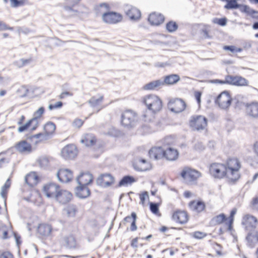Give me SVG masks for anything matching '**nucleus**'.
<instances>
[{"label": "nucleus", "mask_w": 258, "mask_h": 258, "mask_svg": "<svg viewBox=\"0 0 258 258\" xmlns=\"http://www.w3.org/2000/svg\"><path fill=\"white\" fill-rule=\"evenodd\" d=\"M63 212L68 217L73 218L77 214L78 209L75 205H67L63 209Z\"/></svg>", "instance_id": "obj_34"}, {"label": "nucleus", "mask_w": 258, "mask_h": 258, "mask_svg": "<svg viewBox=\"0 0 258 258\" xmlns=\"http://www.w3.org/2000/svg\"><path fill=\"white\" fill-rule=\"evenodd\" d=\"M114 177L108 173L101 174L97 179V183L103 187L111 186L114 183Z\"/></svg>", "instance_id": "obj_23"}, {"label": "nucleus", "mask_w": 258, "mask_h": 258, "mask_svg": "<svg viewBox=\"0 0 258 258\" xmlns=\"http://www.w3.org/2000/svg\"><path fill=\"white\" fill-rule=\"evenodd\" d=\"M138 119L137 113L133 110L127 109L122 112L121 122L125 126H132Z\"/></svg>", "instance_id": "obj_12"}, {"label": "nucleus", "mask_w": 258, "mask_h": 258, "mask_svg": "<svg viewBox=\"0 0 258 258\" xmlns=\"http://www.w3.org/2000/svg\"><path fill=\"white\" fill-rule=\"evenodd\" d=\"M61 154L66 159L73 158L77 154V147L74 144L68 145L62 148Z\"/></svg>", "instance_id": "obj_24"}, {"label": "nucleus", "mask_w": 258, "mask_h": 258, "mask_svg": "<svg viewBox=\"0 0 258 258\" xmlns=\"http://www.w3.org/2000/svg\"><path fill=\"white\" fill-rule=\"evenodd\" d=\"M207 118L202 115H192L188 120V125L193 131H201L206 128Z\"/></svg>", "instance_id": "obj_8"}, {"label": "nucleus", "mask_w": 258, "mask_h": 258, "mask_svg": "<svg viewBox=\"0 0 258 258\" xmlns=\"http://www.w3.org/2000/svg\"><path fill=\"white\" fill-rule=\"evenodd\" d=\"M12 27H10L3 22L0 21V30H13Z\"/></svg>", "instance_id": "obj_61"}, {"label": "nucleus", "mask_w": 258, "mask_h": 258, "mask_svg": "<svg viewBox=\"0 0 258 258\" xmlns=\"http://www.w3.org/2000/svg\"><path fill=\"white\" fill-rule=\"evenodd\" d=\"M242 5L239 4L237 0H227L224 8L226 10H232L240 9Z\"/></svg>", "instance_id": "obj_40"}, {"label": "nucleus", "mask_w": 258, "mask_h": 258, "mask_svg": "<svg viewBox=\"0 0 258 258\" xmlns=\"http://www.w3.org/2000/svg\"><path fill=\"white\" fill-rule=\"evenodd\" d=\"M164 85V82L160 80L151 81L143 86L145 91H154L160 89Z\"/></svg>", "instance_id": "obj_29"}, {"label": "nucleus", "mask_w": 258, "mask_h": 258, "mask_svg": "<svg viewBox=\"0 0 258 258\" xmlns=\"http://www.w3.org/2000/svg\"><path fill=\"white\" fill-rule=\"evenodd\" d=\"M172 221L180 225L186 224L189 219L188 212L184 210L176 209L172 211L171 215Z\"/></svg>", "instance_id": "obj_11"}, {"label": "nucleus", "mask_w": 258, "mask_h": 258, "mask_svg": "<svg viewBox=\"0 0 258 258\" xmlns=\"http://www.w3.org/2000/svg\"><path fill=\"white\" fill-rule=\"evenodd\" d=\"M10 186L11 181L10 179H8L5 182L3 188H4V190H8V189L10 188Z\"/></svg>", "instance_id": "obj_62"}, {"label": "nucleus", "mask_w": 258, "mask_h": 258, "mask_svg": "<svg viewBox=\"0 0 258 258\" xmlns=\"http://www.w3.org/2000/svg\"><path fill=\"white\" fill-rule=\"evenodd\" d=\"M9 1L11 2V5L13 8L23 6L28 3V0H4L5 3H8Z\"/></svg>", "instance_id": "obj_42"}, {"label": "nucleus", "mask_w": 258, "mask_h": 258, "mask_svg": "<svg viewBox=\"0 0 258 258\" xmlns=\"http://www.w3.org/2000/svg\"><path fill=\"white\" fill-rule=\"evenodd\" d=\"M168 109L172 112L179 113L184 111L186 104L184 100L179 98H170L167 103Z\"/></svg>", "instance_id": "obj_9"}, {"label": "nucleus", "mask_w": 258, "mask_h": 258, "mask_svg": "<svg viewBox=\"0 0 258 258\" xmlns=\"http://www.w3.org/2000/svg\"><path fill=\"white\" fill-rule=\"evenodd\" d=\"M212 247L215 250L217 255H222L223 254L222 250L223 248L220 244L215 242L212 244Z\"/></svg>", "instance_id": "obj_51"}, {"label": "nucleus", "mask_w": 258, "mask_h": 258, "mask_svg": "<svg viewBox=\"0 0 258 258\" xmlns=\"http://www.w3.org/2000/svg\"><path fill=\"white\" fill-rule=\"evenodd\" d=\"M126 15L131 20H137L141 18V14L138 9L135 7H131L126 12Z\"/></svg>", "instance_id": "obj_36"}, {"label": "nucleus", "mask_w": 258, "mask_h": 258, "mask_svg": "<svg viewBox=\"0 0 258 258\" xmlns=\"http://www.w3.org/2000/svg\"><path fill=\"white\" fill-rule=\"evenodd\" d=\"M180 176L184 180L191 182L197 181L202 175L201 173L189 166H184L180 172Z\"/></svg>", "instance_id": "obj_10"}, {"label": "nucleus", "mask_w": 258, "mask_h": 258, "mask_svg": "<svg viewBox=\"0 0 258 258\" xmlns=\"http://www.w3.org/2000/svg\"><path fill=\"white\" fill-rule=\"evenodd\" d=\"M226 22L227 19L226 18L217 19L214 21V23L223 26L226 24Z\"/></svg>", "instance_id": "obj_59"}, {"label": "nucleus", "mask_w": 258, "mask_h": 258, "mask_svg": "<svg viewBox=\"0 0 258 258\" xmlns=\"http://www.w3.org/2000/svg\"><path fill=\"white\" fill-rule=\"evenodd\" d=\"M63 103L61 101L57 102L55 104H49L48 108L49 110H52L55 109L60 108L62 107Z\"/></svg>", "instance_id": "obj_56"}, {"label": "nucleus", "mask_w": 258, "mask_h": 258, "mask_svg": "<svg viewBox=\"0 0 258 258\" xmlns=\"http://www.w3.org/2000/svg\"><path fill=\"white\" fill-rule=\"evenodd\" d=\"M230 77V85L236 86H248L249 81L240 76H232Z\"/></svg>", "instance_id": "obj_27"}, {"label": "nucleus", "mask_w": 258, "mask_h": 258, "mask_svg": "<svg viewBox=\"0 0 258 258\" xmlns=\"http://www.w3.org/2000/svg\"><path fill=\"white\" fill-rule=\"evenodd\" d=\"M237 212L236 208L232 209L228 217L224 213H220L212 218L211 222L214 225L220 226L218 234L219 235H222L227 232L232 233L234 231V221L235 215Z\"/></svg>", "instance_id": "obj_3"}, {"label": "nucleus", "mask_w": 258, "mask_h": 258, "mask_svg": "<svg viewBox=\"0 0 258 258\" xmlns=\"http://www.w3.org/2000/svg\"><path fill=\"white\" fill-rule=\"evenodd\" d=\"M246 240L250 246L258 243V230L255 229H250L247 233Z\"/></svg>", "instance_id": "obj_33"}, {"label": "nucleus", "mask_w": 258, "mask_h": 258, "mask_svg": "<svg viewBox=\"0 0 258 258\" xmlns=\"http://www.w3.org/2000/svg\"><path fill=\"white\" fill-rule=\"evenodd\" d=\"M166 28L168 32H173L177 29L178 25L175 22L171 21L166 24Z\"/></svg>", "instance_id": "obj_47"}, {"label": "nucleus", "mask_w": 258, "mask_h": 258, "mask_svg": "<svg viewBox=\"0 0 258 258\" xmlns=\"http://www.w3.org/2000/svg\"><path fill=\"white\" fill-rule=\"evenodd\" d=\"M141 102L154 114L160 112L163 108V104L161 98L154 94H149L143 96Z\"/></svg>", "instance_id": "obj_5"}, {"label": "nucleus", "mask_w": 258, "mask_h": 258, "mask_svg": "<svg viewBox=\"0 0 258 258\" xmlns=\"http://www.w3.org/2000/svg\"><path fill=\"white\" fill-rule=\"evenodd\" d=\"M137 216L136 213L132 212L130 216H126L123 219V222L125 224H130V230L135 231L137 229L136 221Z\"/></svg>", "instance_id": "obj_32"}, {"label": "nucleus", "mask_w": 258, "mask_h": 258, "mask_svg": "<svg viewBox=\"0 0 258 258\" xmlns=\"http://www.w3.org/2000/svg\"><path fill=\"white\" fill-rule=\"evenodd\" d=\"M45 112L44 107H39L34 113V116L28 120L25 123L26 116L22 115L17 120L19 125L18 131L19 133H23L29 131L30 132L35 131L39 126L38 119L41 118Z\"/></svg>", "instance_id": "obj_4"}, {"label": "nucleus", "mask_w": 258, "mask_h": 258, "mask_svg": "<svg viewBox=\"0 0 258 258\" xmlns=\"http://www.w3.org/2000/svg\"><path fill=\"white\" fill-rule=\"evenodd\" d=\"M230 77L229 75H227L225 77V80H214L213 81V82L217 84H229L230 85Z\"/></svg>", "instance_id": "obj_54"}, {"label": "nucleus", "mask_w": 258, "mask_h": 258, "mask_svg": "<svg viewBox=\"0 0 258 258\" xmlns=\"http://www.w3.org/2000/svg\"><path fill=\"white\" fill-rule=\"evenodd\" d=\"M103 99L104 97L103 95L94 96L90 99V103L92 106L95 107L101 104L103 102Z\"/></svg>", "instance_id": "obj_44"}, {"label": "nucleus", "mask_w": 258, "mask_h": 258, "mask_svg": "<svg viewBox=\"0 0 258 258\" xmlns=\"http://www.w3.org/2000/svg\"><path fill=\"white\" fill-rule=\"evenodd\" d=\"M85 122V119H83L79 117L74 119L72 123V126L75 129L81 128Z\"/></svg>", "instance_id": "obj_46"}, {"label": "nucleus", "mask_w": 258, "mask_h": 258, "mask_svg": "<svg viewBox=\"0 0 258 258\" xmlns=\"http://www.w3.org/2000/svg\"><path fill=\"white\" fill-rule=\"evenodd\" d=\"M209 30L207 28H205L202 29V33L203 35L204 38H211V36L209 34Z\"/></svg>", "instance_id": "obj_60"}, {"label": "nucleus", "mask_w": 258, "mask_h": 258, "mask_svg": "<svg viewBox=\"0 0 258 258\" xmlns=\"http://www.w3.org/2000/svg\"><path fill=\"white\" fill-rule=\"evenodd\" d=\"M0 258H14V256L10 251H0Z\"/></svg>", "instance_id": "obj_53"}, {"label": "nucleus", "mask_w": 258, "mask_h": 258, "mask_svg": "<svg viewBox=\"0 0 258 258\" xmlns=\"http://www.w3.org/2000/svg\"><path fill=\"white\" fill-rule=\"evenodd\" d=\"M51 158L47 156H42L39 158L38 163L39 165L42 167H47L50 165Z\"/></svg>", "instance_id": "obj_45"}, {"label": "nucleus", "mask_w": 258, "mask_h": 258, "mask_svg": "<svg viewBox=\"0 0 258 258\" xmlns=\"http://www.w3.org/2000/svg\"><path fill=\"white\" fill-rule=\"evenodd\" d=\"M140 199L139 204L143 206L146 205V202L149 200V196L148 191H144L139 194Z\"/></svg>", "instance_id": "obj_43"}, {"label": "nucleus", "mask_w": 258, "mask_h": 258, "mask_svg": "<svg viewBox=\"0 0 258 258\" xmlns=\"http://www.w3.org/2000/svg\"><path fill=\"white\" fill-rule=\"evenodd\" d=\"M94 180L93 175L89 172L82 173L77 178L80 185H88L91 184Z\"/></svg>", "instance_id": "obj_28"}, {"label": "nucleus", "mask_w": 258, "mask_h": 258, "mask_svg": "<svg viewBox=\"0 0 258 258\" xmlns=\"http://www.w3.org/2000/svg\"><path fill=\"white\" fill-rule=\"evenodd\" d=\"M241 164L236 157L228 158L224 163L214 162L209 167L210 175L215 179H225L230 184L236 183L241 177Z\"/></svg>", "instance_id": "obj_1"}, {"label": "nucleus", "mask_w": 258, "mask_h": 258, "mask_svg": "<svg viewBox=\"0 0 258 258\" xmlns=\"http://www.w3.org/2000/svg\"><path fill=\"white\" fill-rule=\"evenodd\" d=\"M100 8H104L105 10L108 12H105L102 16L103 22L109 24H114L121 22L122 20V16L117 12L108 11L110 7L107 3H102L99 5Z\"/></svg>", "instance_id": "obj_6"}, {"label": "nucleus", "mask_w": 258, "mask_h": 258, "mask_svg": "<svg viewBox=\"0 0 258 258\" xmlns=\"http://www.w3.org/2000/svg\"><path fill=\"white\" fill-rule=\"evenodd\" d=\"M241 11L245 13H249V7L246 6V5H242V7H241Z\"/></svg>", "instance_id": "obj_64"}, {"label": "nucleus", "mask_w": 258, "mask_h": 258, "mask_svg": "<svg viewBox=\"0 0 258 258\" xmlns=\"http://www.w3.org/2000/svg\"><path fill=\"white\" fill-rule=\"evenodd\" d=\"M133 166L136 170L141 172L149 170L152 168L150 161L142 158L135 160L133 163Z\"/></svg>", "instance_id": "obj_18"}, {"label": "nucleus", "mask_w": 258, "mask_h": 258, "mask_svg": "<svg viewBox=\"0 0 258 258\" xmlns=\"http://www.w3.org/2000/svg\"><path fill=\"white\" fill-rule=\"evenodd\" d=\"M56 124L50 121L46 122L43 126V133L49 138L55 134L56 131Z\"/></svg>", "instance_id": "obj_30"}, {"label": "nucleus", "mask_w": 258, "mask_h": 258, "mask_svg": "<svg viewBox=\"0 0 258 258\" xmlns=\"http://www.w3.org/2000/svg\"><path fill=\"white\" fill-rule=\"evenodd\" d=\"M202 95V93L201 91H196L194 92V97L197 102V103L199 107H200L201 106Z\"/></svg>", "instance_id": "obj_55"}, {"label": "nucleus", "mask_w": 258, "mask_h": 258, "mask_svg": "<svg viewBox=\"0 0 258 258\" xmlns=\"http://www.w3.org/2000/svg\"><path fill=\"white\" fill-rule=\"evenodd\" d=\"M40 178L38 174L35 171H32L28 173L25 178L26 183L30 187H34L40 181Z\"/></svg>", "instance_id": "obj_26"}, {"label": "nucleus", "mask_w": 258, "mask_h": 258, "mask_svg": "<svg viewBox=\"0 0 258 258\" xmlns=\"http://www.w3.org/2000/svg\"><path fill=\"white\" fill-rule=\"evenodd\" d=\"M233 98L229 91L224 90L218 94L214 99L216 106L223 110H227L232 104Z\"/></svg>", "instance_id": "obj_7"}, {"label": "nucleus", "mask_w": 258, "mask_h": 258, "mask_svg": "<svg viewBox=\"0 0 258 258\" xmlns=\"http://www.w3.org/2000/svg\"><path fill=\"white\" fill-rule=\"evenodd\" d=\"M81 0H66L69 6L65 7L67 10H72L73 8L78 5Z\"/></svg>", "instance_id": "obj_49"}, {"label": "nucleus", "mask_w": 258, "mask_h": 258, "mask_svg": "<svg viewBox=\"0 0 258 258\" xmlns=\"http://www.w3.org/2000/svg\"><path fill=\"white\" fill-rule=\"evenodd\" d=\"M161 201L157 203L153 202H150L149 203L150 210L151 212L157 217H160L161 216V213L159 210V207L161 205Z\"/></svg>", "instance_id": "obj_39"}, {"label": "nucleus", "mask_w": 258, "mask_h": 258, "mask_svg": "<svg viewBox=\"0 0 258 258\" xmlns=\"http://www.w3.org/2000/svg\"><path fill=\"white\" fill-rule=\"evenodd\" d=\"M246 114L251 117L258 118V102L252 101L244 104Z\"/></svg>", "instance_id": "obj_21"}, {"label": "nucleus", "mask_w": 258, "mask_h": 258, "mask_svg": "<svg viewBox=\"0 0 258 258\" xmlns=\"http://www.w3.org/2000/svg\"><path fill=\"white\" fill-rule=\"evenodd\" d=\"M165 20L164 16L158 12H154L150 13L148 17V21L152 26H158L163 24Z\"/></svg>", "instance_id": "obj_20"}, {"label": "nucleus", "mask_w": 258, "mask_h": 258, "mask_svg": "<svg viewBox=\"0 0 258 258\" xmlns=\"http://www.w3.org/2000/svg\"><path fill=\"white\" fill-rule=\"evenodd\" d=\"M176 142L177 140L174 137L166 136L162 140L163 148L153 147L149 150V154L156 160L163 159L168 161H176L179 157V152L174 147Z\"/></svg>", "instance_id": "obj_2"}, {"label": "nucleus", "mask_w": 258, "mask_h": 258, "mask_svg": "<svg viewBox=\"0 0 258 258\" xmlns=\"http://www.w3.org/2000/svg\"><path fill=\"white\" fill-rule=\"evenodd\" d=\"M188 206L192 212L200 214L206 211V203L202 200H194L189 202Z\"/></svg>", "instance_id": "obj_17"}, {"label": "nucleus", "mask_w": 258, "mask_h": 258, "mask_svg": "<svg viewBox=\"0 0 258 258\" xmlns=\"http://www.w3.org/2000/svg\"><path fill=\"white\" fill-rule=\"evenodd\" d=\"M98 140L96 135L93 133H87L84 134L80 140L82 143L85 147L87 148H93L98 143Z\"/></svg>", "instance_id": "obj_15"}, {"label": "nucleus", "mask_w": 258, "mask_h": 258, "mask_svg": "<svg viewBox=\"0 0 258 258\" xmlns=\"http://www.w3.org/2000/svg\"><path fill=\"white\" fill-rule=\"evenodd\" d=\"M58 179L62 182L68 183L74 178L73 172L67 168H60L57 173Z\"/></svg>", "instance_id": "obj_22"}, {"label": "nucleus", "mask_w": 258, "mask_h": 258, "mask_svg": "<svg viewBox=\"0 0 258 258\" xmlns=\"http://www.w3.org/2000/svg\"><path fill=\"white\" fill-rule=\"evenodd\" d=\"M241 225L246 230L255 229L258 225V219L250 214H246L242 217Z\"/></svg>", "instance_id": "obj_13"}, {"label": "nucleus", "mask_w": 258, "mask_h": 258, "mask_svg": "<svg viewBox=\"0 0 258 258\" xmlns=\"http://www.w3.org/2000/svg\"><path fill=\"white\" fill-rule=\"evenodd\" d=\"M73 95V92L71 91H64L62 92L58 96V98L60 99H64L67 97L72 96Z\"/></svg>", "instance_id": "obj_57"}, {"label": "nucleus", "mask_w": 258, "mask_h": 258, "mask_svg": "<svg viewBox=\"0 0 258 258\" xmlns=\"http://www.w3.org/2000/svg\"><path fill=\"white\" fill-rule=\"evenodd\" d=\"M207 236V234L205 232L196 231L191 233V236L197 239H202Z\"/></svg>", "instance_id": "obj_48"}, {"label": "nucleus", "mask_w": 258, "mask_h": 258, "mask_svg": "<svg viewBox=\"0 0 258 258\" xmlns=\"http://www.w3.org/2000/svg\"><path fill=\"white\" fill-rule=\"evenodd\" d=\"M225 50H229L233 53H237L242 51V49L241 48L237 47L235 46H224L223 47Z\"/></svg>", "instance_id": "obj_50"}, {"label": "nucleus", "mask_w": 258, "mask_h": 258, "mask_svg": "<svg viewBox=\"0 0 258 258\" xmlns=\"http://www.w3.org/2000/svg\"><path fill=\"white\" fill-rule=\"evenodd\" d=\"M73 198V194L67 190L60 189L56 200L62 204H67Z\"/></svg>", "instance_id": "obj_25"}, {"label": "nucleus", "mask_w": 258, "mask_h": 258, "mask_svg": "<svg viewBox=\"0 0 258 258\" xmlns=\"http://www.w3.org/2000/svg\"><path fill=\"white\" fill-rule=\"evenodd\" d=\"M60 187L54 183H49L43 186L42 191L48 198H55L56 199Z\"/></svg>", "instance_id": "obj_16"}, {"label": "nucleus", "mask_w": 258, "mask_h": 258, "mask_svg": "<svg viewBox=\"0 0 258 258\" xmlns=\"http://www.w3.org/2000/svg\"><path fill=\"white\" fill-rule=\"evenodd\" d=\"M62 243L66 247L69 249L77 248L79 246L76 237L73 235L64 237Z\"/></svg>", "instance_id": "obj_31"}, {"label": "nucleus", "mask_w": 258, "mask_h": 258, "mask_svg": "<svg viewBox=\"0 0 258 258\" xmlns=\"http://www.w3.org/2000/svg\"><path fill=\"white\" fill-rule=\"evenodd\" d=\"M27 138L30 140L36 139L35 143L36 144L42 143L48 139L43 132L28 136Z\"/></svg>", "instance_id": "obj_37"}, {"label": "nucleus", "mask_w": 258, "mask_h": 258, "mask_svg": "<svg viewBox=\"0 0 258 258\" xmlns=\"http://www.w3.org/2000/svg\"><path fill=\"white\" fill-rule=\"evenodd\" d=\"M53 231V228L51 224L47 223L39 224L36 229V234L38 236L42 239H46L50 236Z\"/></svg>", "instance_id": "obj_14"}, {"label": "nucleus", "mask_w": 258, "mask_h": 258, "mask_svg": "<svg viewBox=\"0 0 258 258\" xmlns=\"http://www.w3.org/2000/svg\"><path fill=\"white\" fill-rule=\"evenodd\" d=\"M251 205L253 207H258V197H255L252 199Z\"/></svg>", "instance_id": "obj_63"}, {"label": "nucleus", "mask_w": 258, "mask_h": 258, "mask_svg": "<svg viewBox=\"0 0 258 258\" xmlns=\"http://www.w3.org/2000/svg\"><path fill=\"white\" fill-rule=\"evenodd\" d=\"M140 238L137 237L133 238L131 242V246L134 248H138L139 246H143V243H139Z\"/></svg>", "instance_id": "obj_52"}, {"label": "nucleus", "mask_w": 258, "mask_h": 258, "mask_svg": "<svg viewBox=\"0 0 258 258\" xmlns=\"http://www.w3.org/2000/svg\"><path fill=\"white\" fill-rule=\"evenodd\" d=\"M87 186L80 185L76 188V193L78 197L81 198H86L90 195V190Z\"/></svg>", "instance_id": "obj_35"}, {"label": "nucleus", "mask_w": 258, "mask_h": 258, "mask_svg": "<svg viewBox=\"0 0 258 258\" xmlns=\"http://www.w3.org/2000/svg\"><path fill=\"white\" fill-rule=\"evenodd\" d=\"M252 149L255 156L258 157V139L253 143Z\"/></svg>", "instance_id": "obj_58"}, {"label": "nucleus", "mask_w": 258, "mask_h": 258, "mask_svg": "<svg viewBox=\"0 0 258 258\" xmlns=\"http://www.w3.org/2000/svg\"><path fill=\"white\" fill-rule=\"evenodd\" d=\"M14 147L15 150L21 154H29L33 151V146L31 144L25 140L17 143Z\"/></svg>", "instance_id": "obj_19"}, {"label": "nucleus", "mask_w": 258, "mask_h": 258, "mask_svg": "<svg viewBox=\"0 0 258 258\" xmlns=\"http://www.w3.org/2000/svg\"><path fill=\"white\" fill-rule=\"evenodd\" d=\"M180 79L178 75L172 74L166 76L164 79V83L167 85H173L177 83Z\"/></svg>", "instance_id": "obj_38"}, {"label": "nucleus", "mask_w": 258, "mask_h": 258, "mask_svg": "<svg viewBox=\"0 0 258 258\" xmlns=\"http://www.w3.org/2000/svg\"><path fill=\"white\" fill-rule=\"evenodd\" d=\"M136 181V179L133 176H125L119 182V186H127Z\"/></svg>", "instance_id": "obj_41"}]
</instances>
